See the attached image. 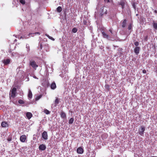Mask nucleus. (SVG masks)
<instances>
[{"label":"nucleus","mask_w":157,"mask_h":157,"mask_svg":"<svg viewBox=\"0 0 157 157\" xmlns=\"http://www.w3.org/2000/svg\"><path fill=\"white\" fill-rule=\"evenodd\" d=\"M107 12L106 7L105 6H103L100 9L98 13L99 16L102 17L104 15L106 14Z\"/></svg>","instance_id":"nucleus-1"},{"label":"nucleus","mask_w":157,"mask_h":157,"mask_svg":"<svg viewBox=\"0 0 157 157\" xmlns=\"http://www.w3.org/2000/svg\"><path fill=\"white\" fill-rule=\"evenodd\" d=\"M145 127L143 126H140V128L139 129V133L141 136H143L144 135V132L145 130Z\"/></svg>","instance_id":"nucleus-2"},{"label":"nucleus","mask_w":157,"mask_h":157,"mask_svg":"<svg viewBox=\"0 0 157 157\" xmlns=\"http://www.w3.org/2000/svg\"><path fill=\"white\" fill-rule=\"evenodd\" d=\"M17 89L15 87H13L11 90V93L10 94V97L13 98H14L16 93Z\"/></svg>","instance_id":"nucleus-3"},{"label":"nucleus","mask_w":157,"mask_h":157,"mask_svg":"<svg viewBox=\"0 0 157 157\" xmlns=\"http://www.w3.org/2000/svg\"><path fill=\"white\" fill-rule=\"evenodd\" d=\"M30 65L33 68H36L38 67V65L36 64V62L34 60H31L30 61Z\"/></svg>","instance_id":"nucleus-4"},{"label":"nucleus","mask_w":157,"mask_h":157,"mask_svg":"<svg viewBox=\"0 0 157 157\" xmlns=\"http://www.w3.org/2000/svg\"><path fill=\"white\" fill-rule=\"evenodd\" d=\"M42 137L44 140H47L48 139V135L47 132L46 131H44L42 133Z\"/></svg>","instance_id":"nucleus-5"},{"label":"nucleus","mask_w":157,"mask_h":157,"mask_svg":"<svg viewBox=\"0 0 157 157\" xmlns=\"http://www.w3.org/2000/svg\"><path fill=\"white\" fill-rule=\"evenodd\" d=\"M84 151L82 147H78L77 149V152L78 154H82Z\"/></svg>","instance_id":"nucleus-6"},{"label":"nucleus","mask_w":157,"mask_h":157,"mask_svg":"<svg viewBox=\"0 0 157 157\" xmlns=\"http://www.w3.org/2000/svg\"><path fill=\"white\" fill-rule=\"evenodd\" d=\"M40 150L41 151H44L46 149V146L45 144H41L39 147Z\"/></svg>","instance_id":"nucleus-7"},{"label":"nucleus","mask_w":157,"mask_h":157,"mask_svg":"<svg viewBox=\"0 0 157 157\" xmlns=\"http://www.w3.org/2000/svg\"><path fill=\"white\" fill-rule=\"evenodd\" d=\"M26 139V136L25 135H23L20 136V140L22 142H24Z\"/></svg>","instance_id":"nucleus-8"},{"label":"nucleus","mask_w":157,"mask_h":157,"mask_svg":"<svg viewBox=\"0 0 157 157\" xmlns=\"http://www.w3.org/2000/svg\"><path fill=\"white\" fill-rule=\"evenodd\" d=\"M140 50V48L138 47H136L134 49V51L135 53L137 55L139 52Z\"/></svg>","instance_id":"nucleus-9"},{"label":"nucleus","mask_w":157,"mask_h":157,"mask_svg":"<svg viewBox=\"0 0 157 157\" xmlns=\"http://www.w3.org/2000/svg\"><path fill=\"white\" fill-rule=\"evenodd\" d=\"M102 35L103 38L109 39V37L108 35L107 34L104 32H102Z\"/></svg>","instance_id":"nucleus-10"},{"label":"nucleus","mask_w":157,"mask_h":157,"mask_svg":"<svg viewBox=\"0 0 157 157\" xmlns=\"http://www.w3.org/2000/svg\"><path fill=\"white\" fill-rule=\"evenodd\" d=\"M127 21L126 19H124L123 20V21L121 22V26L122 28H124L126 25Z\"/></svg>","instance_id":"nucleus-11"},{"label":"nucleus","mask_w":157,"mask_h":157,"mask_svg":"<svg viewBox=\"0 0 157 157\" xmlns=\"http://www.w3.org/2000/svg\"><path fill=\"white\" fill-rule=\"evenodd\" d=\"M32 113L30 112H27L26 113V116L28 119H30L32 117Z\"/></svg>","instance_id":"nucleus-12"},{"label":"nucleus","mask_w":157,"mask_h":157,"mask_svg":"<svg viewBox=\"0 0 157 157\" xmlns=\"http://www.w3.org/2000/svg\"><path fill=\"white\" fill-rule=\"evenodd\" d=\"M125 2L124 1H121L120 2L118 3V5L121 6L122 9H123L125 5Z\"/></svg>","instance_id":"nucleus-13"},{"label":"nucleus","mask_w":157,"mask_h":157,"mask_svg":"<svg viewBox=\"0 0 157 157\" xmlns=\"http://www.w3.org/2000/svg\"><path fill=\"white\" fill-rule=\"evenodd\" d=\"M61 117L63 119L65 118L66 117V116L65 113L63 111H62L61 112L60 114Z\"/></svg>","instance_id":"nucleus-14"},{"label":"nucleus","mask_w":157,"mask_h":157,"mask_svg":"<svg viewBox=\"0 0 157 157\" xmlns=\"http://www.w3.org/2000/svg\"><path fill=\"white\" fill-rule=\"evenodd\" d=\"M59 99L58 98H56L55 101L54 105L55 106H56L59 103Z\"/></svg>","instance_id":"nucleus-15"},{"label":"nucleus","mask_w":157,"mask_h":157,"mask_svg":"<svg viewBox=\"0 0 157 157\" xmlns=\"http://www.w3.org/2000/svg\"><path fill=\"white\" fill-rule=\"evenodd\" d=\"M10 62V59H7L6 60L4 59L3 60V63L5 65H6V64H9Z\"/></svg>","instance_id":"nucleus-16"},{"label":"nucleus","mask_w":157,"mask_h":157,"mask_svg":"<svg viewBox=\"0 0 157 157\" xmlns=\"http://www.w3.org/2000/svg\"><path fill=\"white\" fill-rule=\"evenodd\" d=\"M56 87V84L55 82H52L51 85V88L52 89L54 90Z\"/></svg>","instance_id":"nucleus-17"},{"label":"nucleus","mask_w":157,"mask_h":157,"mask_svg":"<svg viewBox=\"0 0 157 157\" xmlns=\"http://www.w3.org/2000/svg\"><path fill=\"white\" fill-rule=\"evenodd\" d=\"M8 124L7 122H2L1 123V126L3 127H6L8 126Z\"/></svg>","instance_id":"nucleus-18"},{"label":"nucleus","mask_w":157,"mask_h":157,"mask_svg":"<svg viewBox=\"0 0 157 157\" xmlns=\"http://www.w3.org/2000/svg\"><path fill=\"white\" fill-rule=\"evenodd\" d=\"M33 94L31 90H29V94L28 95V97L30 98H32Z\"/></svg>","instance_id":"nucleus-19"},{"label":"nucleus","mask_w":157,"mask_h":157,"mask_svg":"<svg viewBox=\"0 0 157 157\" xmlns=\"http://www.w3.org/2000/svg\"><path fill=\"white\" fill-rule=\"evenodd\" d=\"M56 10L58 12H60L62 10V8L61 6H59L57 8Z\"/></svg>","instance_id":"nucleus-20"},{"label":"nucleus","mask_w":157,"mask_h":157,"mask_svg":"<svg viewBox=\"0 0 157 157\" xmlns=\"http://www.w3.org/2000/svg\"><path fill=\"white\" fill-rule=\"evenodd\" d=\"M153 26L155 29H157V23L155 22L154 21Z\"/></svg>","instance_id":"nucleus-21"},{"label":"nucleus","mask_w":157,"mask_h":157,"mask_svg":"<svg viewBox=\"0 0 157 157\" xmlns=\"http://www.w3.org/2000/svg\"><path fill=\"white\" fill-rule=\"evenodd\" d=\"M74 121V119L73 118H71L69 120V124H72L73 123V121Z\"/></svg>","instance_id":"nucleus-22"},{"label":"nucleus","mask_w":157,"mask_h":157,"mask_svg":"<svg viewBox=\"0 0 157 157\" xmlns=\"http://www.w3.org/2000/svg\"><path fill=\"white\" fill-rule=\"evenodd\" d=\"M105 87L108 91H109L110 89V86L109 85L105 84Z\"/></svg>","instance_id":"nucleus-23"},{"label":"nucleus","mask_w":157,"mask_h":157,"mask_svg":"<svg viewBox=\"0 0 157 157\" xmlns=\"http://www.w3.org/2000/svg\"><path fill=\"white\" fill-rule=\"evenodd\" d=\"M44 112L46 114H48L50 113V112L47 109H44Z\"/></svg>","instance_id":"nucleus-24"},{"label":"nucleus","mask_w":157,"mask_h":157,"mask_svg":"<svg viewBox=\"0 0 157 157\" xmlns=\"http://www.w3.org/2000/svg\"><path fill=\"white\" fill-rule=\"evenodd\" d=\"M18 103L20 104H23L25 103L24 101L21 99H20L18 101Z\"/></svg>","instance_id":"nucleus-25"},{"label":"nucleus","mask_w":157,"mask_h":157,"mask_svg":"<svg viewBox=\"0 0 157 157\" xmlns=\"http://www.w3.org/2000/svg\"><path fill=\"white\" fill-rule=\"evenodd\" d=\"M77 29L76 28H73L72 29V32L74 33H76L77 31Z\"/></svg>","instance_id":"nucleus-26"},{"label":"nucleus","mask_w":157,"mask_h":157,"mask_svg":"<svg viewBox=\"0 0 157 157\" xmlns=\"http://www.w3.org/2000/svg\"><path fill=\"white\" fill-rule=\"evenodd\" d=\"M42 96V95H39V96L37 97L36 98V100H39L41 98Z\"/></svg>","instance_id":"nucleus-27"},{"label":"nucleus","mask_w":157,"mask_h":157,"mask_svg":"<svg viewBox=\"0 0 157 157\" xmlns=\"http://www.w3.org/2000/svg\"><path fill=\"white\" fill-rule=\"evenodd\" d=\"M46 36L49 38V39L52 40H54L55 39L54 38H53L52 37L49 36L48 35H46Z\"/></svg>","instance_id":"nucleus-28"},{"label":"nucleus","mask_w":157,"mask_h":157,"mask_svg":"<svg viewBox=\"0 0 157 157\" xmlns=\"http://www.w3.org/2000/svg\"><path fill=\"white\" fill-rule=\"evenodd\" d=\"M104 1L105 3H108L110 2V1L113 2V0H111L110 1V0H104Z\"/></svg>","instance_id":"nucleus-29"},{"label":"nucleus","mask_w":157,"mask_h":157,"mask_svg":"<svg viewBox=\"0 0 157 157\" xmlns=\"http://www.w3.org/2000/svg\"><path fill=\"white\" fill-rule=\"evenodd\" d=\"M132 28V24H130L128 26V29L129 30H131Z\"/></svg>","instance_id":"nucleus-30"},{"label":"nucleus","mask_w":157,"mask_h":157,"mask_svg":"<svg viewBox=\"0 0 157 157\" xmlns=\"http://www.w3.org/2000/svg\"><path fill=\"white\" fill-rule=\"evenodd\" d=\"M20 2L23 4H24L25 3V1L24 0H20Z\"/></svg>","instance_id":"nucleus-31"},{"label":"nucleus","mask_w":157,"mask_h":157,"mask_svg":"<svg viewBox=\"0 0 157 157\" xmlns=\"http://www.w3.org/2000/svg\"><path fill=\"white\" fill-rule=\"evenodd\" d=\"M134 44L136 46V47H137L139 45V43L138 42L136 41L134 43Z\"/></svg>","instance_id":"nucleus-32"},{"label":"nucleus","mask_w":157,"mask_h":157,"mask_svg":"<svg viewBox=\"0 0 157 157\" xmlns=\"http://www.w3.org/2000/svg\"><path fill=\"white\" fill-rule=\"evenodd\" d=\"M148 39V36H145L144 38V40L145 41H147Z\"/></svg>","instance_id":"nucleus-33"},{"label":"nucleus","mask_w":157,"mask_h":157,"mask_svg":"<svg viewBox=\"0 0 157 157\" xmlns=\"http://www.w3.org/2000/svg\"><path fill=\"white\" fill-rule=\"evenodd\" d=\"M7 140L8 141H11L12 140V138L11 137H9L7 139Z\"/></svg>","instance_id":"nucleus-34"},{"label":"nucleus","mask_w":157,"mask_h":157,"mask_svg":"<svg viewBox=\"0 0 157 157\" xmlns=\"http://www.w3.org/2000/svg\"><path fill=\"white\" fill-rule=\"evenodd\" d=\"M87 23V21H85L84 20H83V24L84 25H86Z\"/></svg>","instance_id":"nucleus-35"},{"label":"nucleus","mask_w":157,"mask_h":157,"mask_svg":"<svg viewBox=\"0 0 157 157\" xmlns=\"http://www.w3.org/2000/svg\"><path fill=\"white\" fill-rule=\"evenodd\" d=\"M146 72H147V71L145 70L144 69L143 70V73L145 74V73H146Z\"/></svg>","instance_id":"nucleus-36"},{"label":"nucleus","mask_w":157,"mask_h":157,"mask_svg":"<svg viewBox=\"0 0 157 157\" xmlns=\"http://www.w3.org/2000/svg\"><path fill=\"white\" fill-rule=\"evenodd\" d=\"M34 34H38V35H40V33L39 32L35 33Z\"/></svg>","instance_id":"nucleus-37"},{"label":"nucleus","mask_w":157,"mask_h":157,"mask_svg":"<svg viewBox=\"0 0 157 157\" xmlns=\"http://www.w3.org/2000/svg\"><path fill=\"white\" fill-rule=\"evenodd\" d=\"M109 31L111 33H112V31L111 29L109 30Z\"/></svg>","instance_id":"nucleus-38"},{"label":"nucleus","mask_w":157,"mask_h":157,"mask_svg":"<svg viewBox=\"0 0 157 157\" xmlns=\"http://www.w3.org/2000/svg\"><path fill=\"white\" fill-rule=\"evenodd\" d=\"M154 12L155 13H157V10H155L154 11Z\"/></svg>","instance_id":"nucleus-39"},{"label":"nucleus","mask_w":157,"mask_h":157,"mask_svg":"<svg viewBox=\"0 0 157 157\" xmlns=\"http://www.w3.org/2000/svg\"><path fill=\"white\" fill-rule=\"evenodd\" d=\"M133 6L134 7V9H135V5H134V4H133Z\"/></svg>","instance_id":"nucleus-40"},{"label":"nucleus","mask_w":157,"mask_h":157,"mask_svg":"<svg viewBox=\"0 0 157 157\" xmlns=\"http://www.w3.org/2000/svg\"><path fill=\"white\" fill-rule=\"evenodd\" d=\"M151 157H156V156H151Z\"/></svg>","instance_id":"nucleus-41"}]
</instances>
